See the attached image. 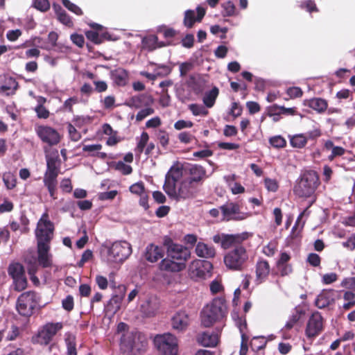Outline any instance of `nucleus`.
<instances>
[{
    "instance_id": "obj_1",
    "label": "nucleus",
    "mask_w": 355,
    "mask_h": 355,
    "mask_svg": "<svg viewBox=\"0 0 355 355\" xmlns=\"http://www.w3.org/2000/svg\"><path fill=\"white\" fill-rule=\"evenodd\" d=\"M252 234L243 232L239 234H218L213 236V241L218 243L223 249L229 250L223 257L225 266L230 270L241 271L245 267L249 256L247 242Z\"/></svg>"
},
{
    "instance_id": "obj_2",
    "label": "nucleus",
    "mask_w": 355,
    "mask_h": 355,
    "mask_svg": "<svg viewBox=\"0 0 355 355\" xmlns=\"http://www.w3.org/2000/svg\"><path fill=\"white\" fill-rule=\"evenodd\" d=\"M54 230V224L49 220L48 211H45L38 220L35 230L37 262L44 268L52 266V255L49 251Z\"/></svg>"
},
{
    "instance_id": "obj_3",
    "label": "nucleus",
    "mask_w": 355,
    "mask_h": 355,
    "mask_svg": "<svg viewBox=\"0 0 355 355\" xmlns=\"http://www.w3.org/2000/svg\"><path fill=\"white\" fill-rule=\"evenodd\" d=\"M228 310L227 302L224 297H216L207 304L201 311V322L205 327H210L217 322L226 320ZM225 324L223 323V327Z\"/></svg>"
},
{
    "instance_id": "obj_4",
    "label": "nucleus",
    "mask_w": 355,
    "mask_h": 355,
    "mask_svg": "<svg viewBox=\"0 0 355 355\" xmlns=\"http://www.w3.org/2000/svg\"><path fill=\"white\" fill-rule=\"evenodd\" d=\"M44 151L46 153V171L44 173L43 182L47 188L50 196L52 199L55 200L57 199V178L60 170L61 160L57 150L50 152H47L46 150Z\"/></svg>"
},
{
    "instance_id": "obj_5",
    "label": "nucleus",
    "mask_w": 355,
    "mask_h": 355,
    "mask_svg": "<svg viewBox=\"0 0 355 355\" xmlns=\"http://www.w3.org/2000/svg\"><path fill=\"white\" fill-rule=\"evenodd\" d=\"M148 341L146 336L140 332H126L121 336L120 349L129 355H140L146 352Z\"/></svg>"
},
{
    "instance_id": "obj_6",
    "label": "nucleus",
    "mask_w": 355,
    "mask_h": 355,
    "mask_svg": "<svg viewBox=\"0 0 355 355\" xmlns=\"http://www.w3.org/2000/svg\"><path fill=\"white\" fill-rule=\"evenodd\" d=\"M319 177L314 171L305 172L297 182L293 191L295 195L301 198L311 196L319 185Z\"/></svg>"
},
{
    "instance_id": "obj_7",
    "label": "nucleus",
    "mask_w": 355,
    "mask_h": 355,
    "mask_svg": "<svg viewBox=\"0 0 355 355\" xmlns=\"http://www.w3.org/2000/svg\"><path fill=\"white\" fill-rule=\"evenodd\" d=\"M154 344L161 355H178V339L171 333L156 335Z\"/></svg>"
},
{
    "instance_id": "obj_8",
    "label": "nucleus",
    "mask_w": 355,
    "mask_h": 355,
    "mask_svg": "<svg viewBox=\"0 0 355 355\" xmlns=\"http://www.w3.org/2000/svg\"><path fill=\"white\" fill-rule=\"evenodd\" d=\"M162 244L166 249L167 256L177 262H185L190 258L191 252L189 248L175 243L168 236H164Z\"/></svg>"
},
{
    "instance_id": "obj_9",
    "label": "nucleus",
    "mask_w": 355,
    "mask_h": 355,
    "mask_svg": "<svg viewBox=\"0 0 355 355\" xmlns=\"http://www.w3.org/2000/svg\"><path fill=\"white\" fill-rule=\"evenodd\" d=\"M199 191L198 185H195L188 179L182 180L178 187H175L172 191L166 193L168 197L176 201L185 200L195 198Z\"/></svg>"
},
{
    "instance_id": "obj_10",
    "label": "nucleus",
    "mask_w": 355,
    "mask_h": 355,
    "mask_svg": "<svg viewBox=\"0 0 355 355\" xmlns=\"http://www.w3.org/2000/svg\"><path fill=\"white\" fill-rule=\"evenodd\" d=\"M37 304V293L35 291L24 292L17 298L16 309L20 315L30 317L33 313Z\"/></svg>"
},
{
    "instance_id": "obj_11",
    "label": "nucleus",
    "mask_w": 355,
    "mask_h": 355,
    "mask_svg": "<svg viewBox=\"0 0 355 355\" xmlns=\"http://www.w3.org/2000/svg\"><path fill=\"white\" fill-rule=\"evenodd\" d=\"M132 254V246L125 241L114 242L108 250V260L114 263H122Z\"/></svg>"
},
{
    "instance_id": "obj_12",
    "label": "nucleus",
    "mask_w": 355,
    "mask_h": 355,
    "mask_svg": "<svg viewBox=\"0 0 355 355\" xmlns=\"http://www.w3.org/2000/svg\"><path fill=\"white\" fill-rule=\"evenodd\" d=\"M213 266L210 261L195 260L189 268V275L194 281H200L210 277Z\"/></svg>"
},
{
    "instance_id": "obj_13",
    "label": "nucleus",
    "mask_w": 355,
    "mask_h": 355,
    "mask_svg": "<svg viewBox=\"0 0 355 355\" xmlns=\"http://www.w3.org/2000/svg\"><path fill=\"white\" fill-rule=\"evenodd\" d=\"M8 275L12 278L14 289L17 292L25 290L28 285L24 266L18 263H12L8 268Z\"/></svg>"
},
{
    "instance_id": "obj_14",
    "label": "nucleus",
    "mask_w": 355,
    "mask_h": 355,
    "mask_svg": "<svg viewBox=\"0 0 355 355\" xmlns=\"http://www.w3.org/2000/svg\"><path fill=\"white\" fill-rule=\"evenodd\" d=\"M35 132L42 143L53 146L58 144L61 137L55 128L46 125H36Z\"/></svg>"
},
{
    "instance_id": "obj_15",
    "label": "nucleus",
    "mask_w": 355,
    "mask_h": 355,
    "mask_svg": "<svg viewBox=\"0 0 355 355\" xmlns=\"http://www.w3.org/2000/svg\"><path fill=\"white\" fill-rule=\"evenodd\" d=\"M324 318L318 311L313 312L308 320L305 334L309 339L319 336L324 330Z\"/></svg>"
},
{
    "instance_id": "obj_16",
    "label": "nucleus",
    "mask_w": 355,
    "mask_h": 355,
    "mask_svg": "<svg viewBox=\"0 0 355 355\" xmlns=\"http://www.w3.org/2000/svg\"><path fill=\"white\" fill-rule=\"evenodd\" d=\"M62 328V322L46 323L37 334V343L44 345H49L56 334Z\"/></svg>"
},
{
    "instance_id": "obj_17",
    "label": "nucleus",
    "mask_w": 355,
    "mask_h": 355,
    "mask_svg": "<svg viewBox=\"0 0 355 355\" xmlns=\"http://www.w3.org/2000/svg\"><path fill=\"white\" fill-rule=\"evenodd\" d=\"M223 214V220H242L248 218L246 213L240 211V206L237 203L227 202L220 207Z\"/></svg>"
},
{
    "instance_id": "obj_18",
    "label": "nucleus",
    "mask_w": 355,
    "mask_h": 355,
    "mask_svg": "<svg viewBox=\"0 0 355 355\" xmlns=\"http://www.w3.org/2000/svg\"><path fill=\"white\" fill-rule=\"evenodd\" d=\"M182 169L178 166H173L167 172L165 176V181L163 186L164 191L166 193L172 191V189L176 187L177 182L182 177Z\"/></svg>"
},
{
    "instance_id": "obj_19",
    "label": "nucleus",
    "mask_w": 355,
    "mask_h": 355,
    "mask_svg": "<svg viewBox=\"0 0 355 355\" xmlns=\"http://www.w3.org/2000/svg\"><path fill=\"white\" fill-rule=\"evenodd\" d=\"M190 323L189 314L185 311L176 312L171 320V324L173 329L178 332L185 331Z\"/></svg>"
},
{
    "instance_id": "obj_20",
    "label": "nucleus",
    "mask_w": 355,
    "mask_h": 355,
    "mask_svg": "<svg viewBox=\"0 0 355 355\" xmlns=\"http://www.w3.org/2000/svg\"><path fill=\"white\" fill-rule=\"evenodd\" d=\"M197 15L193 10H187L184 12L183 24L187 28H191L196 22H201L206 14V10L202 6L196 8Z\"/></svg>"
},
{
    "instance_id": "obj_21",
    "label": "nucleus",
    "mask_w": 355,
    "mask_h": 355,
    "mask_svg": "<svg viewBox=\"0 0 355 355\" xmlns=\"http://www.w3.org/2000/svg\"><path fill=\"white\" fill-rule=\"evenodd\" d=\"M164 256L163 247L155 245L153 243H149L145 248L143 257L149 263H156Z\"/></svg>"
},
{
    "instance_id": "obj_22",
    "label": "nucleus",
    "mask_w": 355,
    "mask_h": 355,
    "mask_svg": "<svg viewBox=\"0 0 355 355\" xmlns=\"http://www.w3.org/2000/svg\"><path fill=\"white\" fill-rule=\"evenodd\" d=\"M222 329L216 327V332L204 331L197 336V341L204 347H216L219 341V334Z\"/></svg>"
},
{
    "instance_id": "obj_23",
    "label": "nucleus",
    "mask_w": 355,
    "mask_h": 355,
    "mask_svg": "<svg viewBox=\"0 0 355 355\" xmlns=\"http://www.w3.org/2000/svg\"><path fill=\"white\" fill-rule=\"evenodd\" d=\"M190 178H187L198 187L202 184V182L206 175V170L200 165H192L188 170Z\"/></svg>"
},
{
    "instance_id": "obj_24",
    "label": "nucleus",
    "mask_w": 355,
    "mask_h": 355,
    "mask_svg": "<svg viewBox=\"0 0 355 355\" xmlns=\"http://www.w3.org/2000/svg\"><path fill=\"white\" fill-rule=\"evenodd\" d=\"M304 105L311 108L318 114L324 113L328 108L327 101L320 97L306 99L304 101Z\"/></svg>"
},
{
    "instance_id": "obj_25",
    "label": "nucleus",
    "mask_w": 355,
    "mask_h": 355,
    "mask_svg": "<svg viewBox=\"0 0 355 355\" xmlns=\"http://www.w3.org/2000/svg\"><path fill=\"white\" fill-rule=\"evenodd\" d=\"M186 265L182 262H177L176 261L169 258L162 259L159 263V268L161 270L168 272H180L184 269Z\"/></svg>"
},
{
    "instance_id": "obj_26",
    "label": "nucleus",
    "mask_w": 355,
    "mask_h": 355,
    "mask_svg": "<svg viewBox=\"0 0 355 355\" xmlns=\"http://www.w3.org/2000/svg\"><path fill=\"white\" fill-rule=\"evenodd\" d=\"M195 252L198 257L205 259L214 258L216 255L215 248L202 242L197 243Z\"/></svg>"
},
{
    "instance_id": "obj_27",
    "label": "nucleus",
    "mask_w": 355,
    "mask_h": 355,
    "mask_svg": "<svg viewBox=\"0 0 355 355\" xmlns=\"http://www.w3.org/2000/svg\"><path fill=\"white\" fill-rule=\"evenodd\" d=\"M324 149L326 150H331V153L328 156L329 161H333L337 157H341L345 155L346 149L341 147L335 146L331 140H326L324 141Z\"/></svg>"
},
{
    "instance_id": "obj_28",
    "label": "nucleus",
    "mask_w": 355,
    "mask_h": 355,
    "mask_svg": "<svg viewBox=\"0 0 355 355\" xmlns=\"http://www.w3.org/2000/svg\"><path fill=\"white\" fill-rule=\"evenodd\" d=\"M85 36L87 40L95 44H101L105 40H111V35L108 32L98 33V31H87L85 32Z\"/></svg>"
},
{
    "instance_id": "obj_29",
    "label": "nucleus",
    "mask_w": 355,
    "mask_h": 355,
    "mask_svg": "<svg viewBox=\"0 0 355 355\" xmlns=\"http://www.w3.org/2000/svg\"><path fill=\"white\" fill-rule=\"evenodd\" d=\"M112 78L116 85L120 87L126 85L128 80V73L123 68H117L111 71Z\"/></svg>"
},
{
    "instance_id": "obj_30",
    "label": "nucleus",
    "mask_w": 355,
    "mask_h": 355,
    "mask_svg": "<svg viewBox=\"0 0 355 355\" xmlns=\"http://www.w3.org/2000/svg\"><path fill=\"white\" fill-rule=\"evenodd\" d=\"M290 259L291 257L288 253L282 252L277 261V266L282 276L287 275L291 272V267L286 264Z\"/></svg>"
},
{
    "instance_id": "obj_31",
    "label": "nucleus",
    "mask_w": 355,
    "mask_h": 355,
    "mask_svg": "<svg viewBox=\"0 0 355 355\" xmlns=\"http://www.w3.org/2000/svg\"><path fill=\"white\" fill-rule=\"evenodd\" d=\"M18 82L13 78H8L5 84L0 86V93H3L6 96L14 95L18 88Z\"/></svg>"
},
{
    "instance_id": "obj_32",
    "label": "nucleus",
    "mask_w": 355,
    "mask_h": 355,
    "mask_svg": "<svg viewBox=\"0 0 355 355\" xmlns=\"http://www.w3.org/2000/svg\"><path fill=\"white\" fill-rule=\"evenodd\" d=\"M53 8L57 15L58 19L60 23L69 28L73 26V22L71 20V17L64 10L62 9L60 5L53 4Z\"/></svg>"
},
{
    "instance_id": "obj_33",
    "label": "nucleus",
    "mask_w": 355,
    "mask_h": 355,
    "mask_svg": "<svg viewBox=\"0 0 355 355\" xmlns=\"http://www.w3.org/2000/svg\"><path fill=\"white\" fill-rule=\"evenodd\" d=\"M331 290H323L320 294H319L315 300V304L319 309H324L330 305L332 299L330 297Z\"/></svg>"
},
{
    "instance_id": "obj_34",
    "label": "nucleus",
    "mask_w": 355,
    "mask_h": 355,
    "mask_svg": "<svg viewBox=\"0 0 355 355\" xmlns=\"http://www.w3.org/2000/svg\"><path fill=\"white\" fill-rule=\"evenodd\" d=\"M255 272L256 284L263 283L266 278V261H260L257 263Z\"/></svg>"
},
{
    "instance_id": "obj_35",
    "label": "nucleus",
    "mask_w": 355,
    "mask_h": 355,
    "mask_svg": "<svg viewBox=\"0 0 355 355\" xmlns=\"http://www.w3.org/2000/svg\"><path fill=\"white\" fill-rule=\"evenodd\" d=\"M219 94V89L216 87H214L210 91L205 93L203 97V103L206 107H212L216 102V100Z\"/></svg>"
},
{
    "instance_id": "obj_36",
    "label": "nucleus",
    "mask_w": 355,
    "mask_h": 355,
    "mask_svg": "<svg viewBox=\"0 0 355 355\" xmlns=\"http://www.w3.org/2000/svg\"><path fill=\"white\" fill-rule=\"evenodd\" d=\"M157 40L158 37L155 35L144 37L141 41L142 48L148 51L155 50L157 48Z\"/></svg>"
},
{
    "instance_id": "obj_37",
    "label": "nucleus",
    "mask_w": 355,
    "mask_h": 355,
    "mask_svg": "<svg viewBox=\"0 0 355 355\" xmlns=\"http://www.w3.org/2000/svg\"><path fill=\"white\" fill-rule=\"evenodd\" d=\"M232 317L234 320L236 327L239 328L241 336H243V334H246L245 330L247 329V322L245 317L243 315H239V313L235 311L232 313Z\"/></svg>"
},
{
    "instance_id": "obj_38",
    "label": "nucleus",
    "mask_w": 355,
    "mask_h": 355,
    "mask_svg": "<svg viewBox=\"0 0 355 355\" xmlns=\"http://www.w3.org/2000/svg\"><path fill=\"white\" fill-rule=\"evenodd\" d=\"M64 342L67 347V355H77L76 339L72 334L67 335Z\"/></svg>"
},
{
    "instance_id": "obj_39",
    "label": "nucleus",
    "mask_w": 355,
    "mask_h": 355,
    "mask_svg": "<svg viewBox=\"0 0 355 355\" xmlns=\"http://www.w3.org/2000/svg\"><path fill=\"white\" fill-rule=\"evenodd\" d=\"M304 313L303 311L295 309L294 312L290 316L289 320L286 323L284 327L285 329L286 330H291L300 321Z\"/></svg>"
},
{
    "instance_id": "obj_40",
    "label": "nucleus",
    "mask_w": 355,
    "mask_h": 355,
    "mask_svg": "<svg viewBox=\"0 0 355 355\" xmlns=\"http://www.w3.org/2000/svg\"><path fill=\"white\" fill-rule=\"evenodd\" d=\"M266 345V339L264 336L254 337L250 342V347L252 351L259 352L264 349Z\"/></svg>"
},
{
    "instance_id": "obj_41",
    "label": "nucleus",
    "mask_w": 355,
    "mask_h": 355,
    "mask_svg": "<svg viewBox=\"0 0 355 355\" xmlns=\"http://www.w3.org/2000/svg\"><path fill=\"white\" fill-rule=\"evenodd\" d=\"M291 145L295 148H302L307 143V138L303 134L293 136L290 140Z\"/></svg>"
},
{
    "instance_id": "obj_42",
    "label": "nucleus",
    "mask_w": 355,
    "mask_h": 355,
    "mask_svg": "<svg viewBox=\"0 0 355 355\" xmlns=\"http://www.w3.org/2000/svg\"><path fill=\"white\" fill-rule=\"evenodd\" d=\"M300 8L302 10H305L309 13L318 12L319 9L317 7L315 3L313 0H305L300 2Z\"/></svg>"
},
{
    "instance_id": "obj_43",
    "label": "nucleus",
    "mask_w": 355,
    "mask_h": 355,
    "mask_svg": "<svg viewBox=\"0 0 355 355\" xmlns=\"http://www.w3.org/2000/svg\"><path fill=\"white\" fill-rule=\"evenodd\" d=\"M149 140V135L146 132H143L140 136V138L137 142L135 151L139 154L144 152L146 146L148 144Z\"/></svg>"
},
{
    "instance_id": "obj_44",
    "label": "nucleus",
    "mask_w": 355,
    "mask_h": 355,
    "mask_svg": "<svg viewBox=\"0 0 355 355\" xmlns=\"http://www.w3.org/2000/svg\"><path fill=\"white\" fill-rule=\"evenodd\" d=\"M160 145L166 149L169 144V135L164 130H159L156 134Z\"/></svg>"
},
{
    "instance_id": "obj_45",
    "label": "nucleus",
    "mask_w": 355,
    "mask_h": 355,
    "mask_svg": "<svg viewBox=\"0 0 355 355\" xmlns=\"http://www.w3.org/2000/svg\"><path fill=\"white\" fill-rule=\"evenodd\" d=\"M32 6L40 12H45L50 9L51 5L49 0H34Z\"/></svg>"
},
{
    "instance_id": "obj_46",
    "label": "nucleus",
    "mask_w": 355,
    "mask_h": 355,
    "mask_svg": "<svg viewBox=\"0 0 355 355\" xmlns=\"http://www.w3.org/2000/svg\"><path fill=\"white\" fill-rule=\"evenodd\" d=\"M189 108L194 116H206L208 114V111L202 105L193 103L189 105Z\"/></svg>"
},
{
    "instance_id": "obj_47",
    "label": "nucleus",
    "mask_w": 355,
    "mask_h": 355,
    "mask_svg": "<svg viewBox=\"0 0 355 355\" xmlns=\"http://www.w3.org/2000/svg\"><path fill=\"white\" fill-rule=\"evenodd\" d=\"M222 7L223 8L222 12L223 16H232L235 14L236 7L232 1L225 2L223 3Z\"/></svg>"
},
{
    "instance_id": "obj_48",
    "label": "nucleus",
    "mask_w": 355,
    "mask_h": 355,
    "mask_svg": "<svg viewBox=\"0 0 355 355\" xmlns=\"http://www.w3.org/2000/svg\"><path fill=\"white\" fill-rule=\"evenodd\" d=\"M270 144L272 146L277 148H282L286 146V141L282 136H275L269 139Z\"/></svg>"
},
{
    "instance_id": "obj_49",
    "label": "nucleus",
    "mask_w": 355,
    "mask_h": 355,
    "mask_svg": "<svg viewBox=\"0 0 355 355\" xmlns=\"http://www.w3.org/2000/svg\"><path fill=\"white\" fill-rule=\"evenodd\" d=\"M62 3L65 8L74 14L77 15H82L83 14L81 8L69 0H62Z\"/></svg>"
},
{
    "instance_id": "obj_50",
    "label": "nucleus",
    "mask_w": 355,
    "mask_h": 355,
    "mask_svg": "<svg viewBox=\"0 0 355 355\" xmlns=\"http://www.w3.org/2000/svg\"><path fill=\"white\" fill-rule=\"evenodd\" d=\"M129 190L132 193L139 196L146 193L144 184L141 181L132 184Z\"/></svg>"
},
{
    "instance_id": "obj_51",
    "label": "nucleus",
    "mask_w": 355,
    "mask_h": 355,
    "mask_svg": "<svg viewBox=\"0 0 355 355\" xmlns=\"http://www.w3.org/2000/svg\"><path fill=\"white\" fill-rule=\"evenodd\" d=\"M115 169L120 171L124 175H130L132 172V166L130 165L125 164L122 161H119L116 164Z\"/></svg>"
},
{
    "instance_id": "obj_52",
    "label": "nucleus",
    "mask_w": 355,
    "mask_h": 355,
    "mask_svg": "<svg viewBox=\"0 0 355 355\" xmlns=\"http://www.w3.org/2000/svg\"><path fill=\"white\" fill-rule=\"evenodd\" d=\"M3 181L6 187L10 190L16 187L17 180L16 178L11 174L3 175Z\"/></svg>"
},
{
    "instance_id": "obj_53",
    "label": "nucleus",
    "mask_w": 355,
    "mask_h": 355,
    "mask_svg": "<svg viewBox=\"0 0 355 355\" xmlns=\"http://www.w3.org/2000/svg\"><path fill=\"white\" fill-rule=\"evenodd\" d=\"M62 308L67 311H71L74 307V301L72 295H69L62 301Z\"/></svg>"
},
{
    "instance_id": "obj_54",
    "label": "nucleus",
    "mask_w": 355,
    "mask_h": 355,
    "mask_svg": "<svg viewBox=\"0 0 355 355\" xmlns=\"http://www.w3.org/2000/svg\"><path fill=\"white\" fill-rule=\"evenodd\" d=\"M306 261L313 267H318L320 266L321 258L316 253H310L309 254Z\"/></svg>"
},
{
    "instance_id": "obj_55",
    "label": "nucleus",
    "mask_w": 355,
    "mask_h": 355,
    "mask_svg": "<svg viewBox=\"0 0 355 355\" xmlns=\"http://www.w3.org/2000/svg\"><path fill=\"white\" fill-rule=\"evenodd\" d=\"M155 112V110L152 107H146L141 110L136 115V121H141L148 116L153 114Z\"/></svg>"
},
{
    "instance_id": "obj_56",
    "label": "nucleus",
    "mask_w": 355,
    "mask_h": 355,
    "mask_svg": "<svg viewBox=\"0 0 355 355\" xmlns=\"http://www.w3.org/2000/svg\"><path fill=\"white\" fill-rule=\"evenodd\" d=\"M158 31L162 33L165 38L174 37L177 32L173 28H168L166 26H163L159 28Z\"/></svg>"
},
{
    "instance_id": "obj_57",
    "label": "nucleus",
    "mask_w": 355,
    "mask_h": 355,
    "mask_svg": "<svg viewBox=\"0 0 355 355\" xmlns=\"http://www.w3.org/2000/svg\"><path fill=\"white\" fill-rule=\"evenodd\" d=\"M70 139L73 141H78L81 139V134L76 129V128L69 123L67 126Z\"/></svg>"
},
{
    "instance_id": "obj_58",
    "label": "nucleus",
    "mask_w": 355,
    "mask_h": 355,
    "mask_svg": "<svg viewBox=\"0 0 355 355\" xmlns=\"http://www.w3.org/2000/svg\"><path fill=\"white\" fill-rule=\"evenodd\" d=\"M338 279V275L335 272L324 274L322 277V282L324 285L331 284Z\"/></svg>"
},
{
    "instance_id": "obj_59",
    "label": "nucleus",
    "mask_w": 355,
    "mask_h": 355,
    "mask_svg": "<svg viewBox=\"0 0 355 355\" xmlns=\"http://www.w3.org/2000/svg\"><path fill=\"white\" fill-rule=\"evenodd\" d=\"M34 110L39 119H46L49 117L50 112L44 106H36Z\"/></svg>"
},
{
    "instance_id": "obj_60",
    "label": "nucleus",
    "mask_w": 355,
    "mask_h": 355,
    "mask_svg": "<svg viewBox=\"0 0 355 355\" xmlns=\"http://www.w3.org/2000/svg\"><path fill=\"white\" fill-rule=\"evenodd\" d=\"M286 94L290 96V98H295L301 97L303 94V92L300 87H291L287 89Z\"/></svg>"
},
{
    "instance_id": "obj_61",
    "label": "nucleus",
    "mask_w": 355,
    "mask_h": 355,
    "mask_svg": "<svg viewBox=\"0 0 355 355\" xmlns=\"http://www.w3.org/2000/svg\"><path fill=\"white\" fill-rule=\"evenodd\" d=\"M242 110V107L239 105L238 103L234 102L232 103V107L229 112V114L232 115L234 118H236L241 115Z\"/></svg>"
},
{
    "instance_id": "obj_62",
    "label": "nucleus",
    "mask_w": 355,
    "mask_h": 355,
    "mask_svg": "<svg viewBox=\"0 0 355 355\" xmlns=\"http://www.w3.org/2000/svg\"><path fill=\"white\" fill-rule=\"evenodd\" d=\"M193 123L191 121L178 120L174 124V128L177 130H180L184 128H192Z\"/></svg>"
},
{
    "instance_id": "obj_63",
    "label": "nucleus",
    "mask_w": 355,
    "mask_h": 355,
    "mask_svg": "<svg viewBox=\"0 0 355 355\" xmlns=\"http://www.w3.org/2000/svg\"><path fill=\"white\" fill-rule=\"evenodd\" d=\"M71 40L78 47H83L85 44V38L83 35L73 33L71 35Z\"/></svg>"
},
{
    "instance_id": "obj_64",
    "label": "nucleus",
    "mask_w": 355,
    "mask_h": 355,
    "mask_svg": "<svg viewBox=\"0 0 355 355\" xmlns=\"http://www.w3.org/2000/svg\"><path fill=\"white\" fill-rule=\"evenodd\" d=\"M178 137L181 143L185 144L191 143L193 139L194 138V137L190 132H180L178 135Z\"/></svg>"
}]
</instances>
